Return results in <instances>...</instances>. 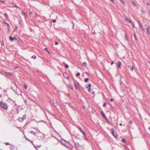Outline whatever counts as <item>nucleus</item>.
<instances>
[{"mask_svg": "<svg viewBox=\"0 0 150 150\" xmlns=\"http://www.w3.org/2000/svg\"><path fill=\"white\" fill-rule=\"evenodd\" d=\"M0 107L5 110H7L8 108L7 103L2 101L0 102Z\"/></svg>", "mask_w": 150, "mask_h": 150, "instance_id": "f257e3e1", "label": "nucleus"}, {"mask_svg": "<svg viewBox=\"0 0 150 150\" xmlns=\"http://www.w3.org/2000/svg\"><path fill=\"white\" fill-rule=\"evenodd\" d=\"M74 83L76 89L79 90L81 89V87L79 82L75 81H74Z\"/></svg>", "mask_w": 150, "mask_h": 150, "instance_id": "f03ea898", "label": "nucleus"}, {"mask_svg": "<svg viewBox=\"0 0 150 150\" xmlns=\"http://www.w3.org/2000/svg\"><path fill=\"white\" fill-rule=\"evenodd\" d=\"M14 85L15 86L17 89L15 91V93H16L18 95H20L21 93V91L20 89L18 88L17 86L15 83H14Z\"/></svg>", "mask_w": 150, "mask_h": 150, "instance_id": "7ed1b4c3", "label": "nucleus"}, {"mask_svg": "<svg viewBox=\"0 0 150 150\" xmlns=\"http://www.w3.org/2000/svg\"><path fill=\"white\" fill-rule=\"evenodd\" d=\"M91 83L89 84L88 85H86L85 86V87L86 88H88V91L89 92H90L91 91Z\"/></svg>", "mask_w": 150, "mask_h": 150, "instance_id": "20e7f679", "label": "nucleus"}, {"mask_svg": "<svg viewBox=\"0 0 150 150\" xmlns=\"http://www.w3.org/2000/svg\"><path fill=\"white\" fill-rule=\"evenodd\" d=\"M63 76L66 79H69L68 75L67 72H64L63 74Z\"/></svg>", "mask_w": 150, "mask_h": 150, "instance_id": "39448f33", "label": "nucleus"}, {"mask_svg": "<svg viewBox=\"0 0 150 150\" xmlns=\"http://www.w3.org/2000/svg\"><path fill=\"white\" fill-rule=\"evenodd\" d=\"M138 24L139 25V26L140 27V28L141 29V30H144V28L143 27L142 25L141 24V23H140V22L139 21L138 22Z\"/></svg>", "mask_w": 150, "mask_h": 150, "instance_id": "423d86ee", "label": "nucleus"}, {"mask_svg": "<svg viewBox=\"0 0 150 150\" xmlns=\"http://www.w3.org/2000/svg\"><path fill=\"white\" fill-rule=\"evenodd\" d=\"M117 67L118 68H120L121 67V66L122 64L121 62L120 61H118L117 62Z\"/></svg>", "mask_w": 150, "mask_h": 150, "instance_id": "0eeeda50", "label": "nucleus"}, {"mask_svg": "<svg viewBox=\"0 0 150 150\" xmlns=\"http://www.w3.org/2000/svg\"><path fill=\"white\" fill-rule=\"evenodd\" d=\"M78 129L80 131V132H81L83 134L84 136L85 137H86L85 133V132H83L82 131V130L79 127Z\"/></svg>", "mask_w": 150, "mask_h": 150, "instance_id": "6e6552de", "label": "nucleus"}, {"mask_svg": "<svg viewBox=\"0 0 150 150\" xmlns=\"http://www.w3.org/2000/svg\"><path fill=\"white\" fill-rule=\"evenodd\" d=\"M125 20L126 21H128L129 23H131L132 22V21H131L130 20L128 19V18L127 17H126L125 18Z\"/></svg>", "mask_w": 150, "mask_h": 150, "instance_id": "1a4fd4ad", "label": "nucleus"}, {"mask_svg": "<svg viewBox=\"0 0 150 150\" xmlns=\"http://www.w3.org/2000/svg\"><path fill=\"white\" fill-rule=\"evenodd\" d=\"M102 115H103V117L106 120H108V119L107 118V117H106L104 113L102 111L101 112Z\"/></svg>", "mask_w": 150, "mask_h": 150, "instance_id": "9d476101", "label": "nucleus"}, {"mask_svg": "<svg viewBox=\"0 0 150 150\" xmlns=\"http://www.w3.org/2000/svg\"><path fill=\"white\" fill-rule=\"evenodd\" d=\"M128 68L130 69L131 71H132L133 69V66H131L130 65H128L127 66Z\"/></svg>", "mask_w": 150, "mask_h": 150, "instance_id": "9b49d317", "label": "nucleus"}, {"mask_svg": "<svg viewBox=\"0 0 150 150\" xmlns=\"http://www.w3.org/2000/svg\"><path fill=\"white\" fill-rule=\"evenodd\" d=\"M9 39L11 41H13L15 40L14 38H13L11 36L9 37Z\"/></svg>", "mask_w": 150, "mask_h": 150, "instance_id": "f8f14e48", "label": "nucleus"}, {"mask_svg": "<svg viewBox=\"0 0 150 150\" xmlns=\"http://www.w3.org/2000/svg\"><path fill=\"white\" fill-rule=\"evenodd\" d=\"M112 134V135L113 136V137L115 138H117V137H118V135L117 134H115L114 132L113 133V134Z\"/></svg>", "mask_w": 150, "mask_h": 150, "instance_id": "ddd939ff", "label": "nucleus"}, {"mask_svg": "<svg viewBox=\"0 0 150 150\" xmlns=\"http://www.w3.org/2000/svg\"><path fill=\"white\" fill-rule=\"evenodd\" d=\"M131 2L133 4V5L134 6H135L136 5V3L134 1V0H131Z\"/></svg>", "mask_w": 150, "mask_h": 150, "instance_id": "4468645a", "label": "nucleus"}, {"mask_svg": "<svg viewBox=\"0 0 150 150\" xmlns=\"http://www.w3.org/2000/svg\"><path fill=\"white\" fill-rule=\"evenodd\" d=\"M69 87L70 88L72 89H73V85L70 83H69L68 85Z\"/></svg>", "mask_w": 150, "mask_h": 150, "instance_id": "2eb2a0df", "label": "nucleus"}, {"mask_svg": "<svg viewBox=\"0 0 150 150\" xmlns=\"http://www.w3.org/2000/svg\"><path fill=\"white\" fill-rule=\"evenodd\" d=\"M30 133L33 134V135H34L35 136H36V133L35 132H34L33 131H31L30 132Z\"/></svg>", "mask_w": 150, "mask_h": 150, "instance_id": "dca6fc26", "label": "nucleus"}, {"mask_svg": "<svg viewBox=\"0 0 150 150\" xmlns=\"http://www.w3.org/2000/svg\"><path fill=\"white\" fill-rule=\"evenodd\" d=\"M18 120L20 122H22L23 121L22 118L20 117H19L18 118Z\"/></svg>", "mask_w": 150, "mask_h": 150, "instance_id": "f3484780", "label": "nucleus"}, {"mask_svg": "<svg viewBox=\"0 0 150 150\" xmlns=\"http://www.w3.org/2000/svg\"><path fill=\"white\" fill-rule=\"evenodd\" d=\"M75 144L76 145V146H78L79 147H81V145H80V144L79 143H75Z\"/></svg>", "mask_w": 150, "mask_h": 150, "instance_id": "a211bd4d", "label": "nucleus"}, {"mask_svg": "<svg viewBox=\"0 0 150 150\" xmlns=\"http://www.w3.org/2000/svg\"><path fill=\"white\" fill-rule=\"evenodd\" d=\"M149 28H149V27H147V29L146 30L147 31V34H150V32L149 31Z\"/></svg>", "mask_w": 150, "mask_h": 150, "instance_id": "6ab92c4d", "label": "nucleus"}, {"mask_svg": "<svg viewBox=\"0 0 150 150\" xmlns=\"http://www.w3.org/2000/svg\"><path fill=\"white\" fill-rule=\"evenodd\" d=\"M133 35H134V38L135 40L136 41H137V37H136V34H135L134 33V34H133Z\"/></svg>", "mask_w": 150, "mask_h": 150, "instance_id": "aec40b11", "label": "nucleus"}, {"mask_svg": "<svg viewBox=\"0 0 150 150\" xmlns=\"http://www.w3.org/2000/svg\"><path fill=\"white\" fill-rule=\"evenodd\" d=\"M41 146V145H35V146H34V147L36 148V147H37V148H40V146Z\"/></svg>", "mask_w": 150, "mask_h": 150, "instance_id": "412c9836", "label": "nucleus"}, {"mask_svg": "<svg viewBox=\"0 0 150 150\" xmlns=\"http://www.w3.org/2000/svg\"><path fill=\"white\" fill-rule=\"evenodd\" d=\"M5 73L6 75H11V76L12 75V74L10 73L7 72H5Z\"/></svg>", "mask_w": 150, "mask_h": 150, "instance_id": "4be33fe9", "label": "nucleus"}, {"mask_svg": "<svg viewBox=\"0 0 150 150\" xmlns=\"http://www.w3.org/2000/svg\"><path fill=\"white\" fill-rule=\"evenodd\" d=\"M120 2L122 4H124L125 2L123 0H120Z\"/></svg>", "mask_w": 150, "mask_h": 150, "instance_id": "5701e85b", "label": "nucleus"}, {"mask_svg": "<svg viewBox=\"0 0 150 150\" xmlns=\"http://www.w3.org/2000/svg\"><path fill=\"white\" fill-rule=\"evenodd\" d=\"M111 134H113V133L114 132V129L113 128H112L111 129Z\"/></svg>", "mask_w": 150, "mask_h": 150, "instance_id": "b1692460", "label": "nucleus"}, {"mask_svg": "<svg viewBox=\"0 0 150 150\" xmlns=\"http://www.w3.org/2000/svg\"><path fill=\"white\" fill-rule=\"evenodd\" d=\"M4 16H5L7 19H8V16L7 14L6 13H5L4 14Z\"/></svg>", "mask_w": 150, "mask_h": 150, "instance_id": "393cba45", "label": "nucleus"}, {"mask_svg": "<svg viewBox=\"0 0 150 150\" xmlns=\"http://www.w3.org/2000/svg\"><path fill=\"white\" fill-rule=\"evenodd\" d=\"M144 27L145 28V29L146 30L147 28V27H149V28H150V26H148L146 25H144Z\"/></svg>", "mask_w": 150, "mask_h": 150, "instance_id": "a878e982", "label": "nucleus"}, {"mask_svg": "<svg viewBox=\"0 0 150 150\" xmlns=\"http://www.w3.org/2000/svg\"><path fill=\"white\" fill-rule=\"evenodd\" d=\"M23 120L24 119H25L26 118V117L25 115H24L22 117Z\"/></svg>", "mask_w": 150, "mask_h": 150, "instance_id": "bb28decb", "label": "nucleus"}, {"mask_svg": "<svg viewBox=\"0 0 150 150\" xmlns=\"http://www.w3.org/2000/svg\"><path fill=\"white\" fill-rule=\"evenodd\" d=\"M131 23L132 24V25L133 28H134L135 27V26H134V23L132 22V23Z\"/></svg>", "mask_w": 150, "mask_h": 150, "instance_id": "cd10ccee", "label": "nucleus"}, {"mask_svg": "<svg viewBox=\"0 0 150 150\" xmlns=\"http://www.w3.org/2000/svg\"><path fill=\"white\" fill-rule=\"evenodd\" d=\"M125 39H126V40H127V41H128V40H129L127 38V35L126 34H125Z\"/></svg>", "mask_w": 150, "mask_h": 150, "instance_id": "c85d7f7f", "label": "nucleus"}, {"mask_svg": "<svg viewBox=\"0 0 150 150\" xmlns=\"http://www.w3.org/2000/svg\"><path fill=\"white\" fill-rule=\"evenodd\" d=\"M121 141L122 142H123L125 143H126V140L124 138H122V139Z\"/></svg>", "mask_w": 150, "mask_h": 150, "instance_id": "c756f323", "label": "nucleus"}, {"mask_svg": "<svg viewBox=\"0 0 150 150\" xmlns=\"http://www.w3.org/2000/svg\"><path fill=\"white\" fill-rule=\"evenodd\" d=\"M31 58L33 59H35L36 58V56L35 55H33Z\"/></svg>", "mask_w": 150, "mask_h": 150, "instance_id": "7c9ffc66", "label": "nucleus"}, {"mask_svg": "<svg viewBox=\"0 0 150 150\" xmlns=\"http://www.w3.org/2000/svg\"><path fill=\"white\" fill-rule=\"evenodd\" d=\"M88 78H85L84 79V81L85 82H87V81H88Z\"/></svg>", "mask_w": 150, "mask_h": 150, "instance_id": "2f4dec72", "label": "nucleus"}, {"mask_svg": "<svg viewBox=\"0 0 150 150\" xmlns=\"http://www.w3.org/2000/svg\"><path fill=\"white\" fill-rule=\"evenodd\" d=\"M80 73H79V72H78V73H77L76 74V76H79V75H80Z\"/></svg>", "mask_w": 150, "mask_h": 150, "instance_id": "473e14b6", "label": "nucleus"}, {"mask_svg": "<svg viewBox=\"0 0 150 150\" xmlns=\"http://www.w3.org/2000/svg\"><path fill=\"white\" fill-rule=\"evenodd\" d=\"M65 67L66 68H69V66L67 64H65Z\"/></svg>", "mask_w": 150, "mask_h": 150, "instance_id": "72a5a7b5", "label": "nucleus"}, {"mask_svg": "<svg viewBox=\"0 0 150 150\" xmlns=\"http://www.w3.org/2000/svg\"><path fill=\"white\" fill-rule=\"evenodd\" d=\"M24 88L25 89H26L27 88V85L26 84L24 85Z\"/></svg>", "mask_w": 150, "mask_h": 150, "instance_id": "f704fd0d", "label": "nucleus"}, {"mask_svg": "<svg viewBox=\"0 0 150 150\" xmlns=\"http://www.w3.org/2000/svg\"><path fill=\"white\" fill-rule=\"evenodd\" d=\"M52 21L53 22L55 23L56 22V19H53L52 20Z\"/></svg>", "mask_w": 150, "mask_h": 150, "instance_id": "c9c22d12", "label": "nucleus"}, {"mask_svg": "<svg viewBox=\"0 0 150 150\" xmlns=\"http://www.w3.org/2000/svg\"><path fill=\"white\" fill-rule=\"evenodd\" d=\"M59 44L58 42H57L56 41H55V45H57Z\"/></svg>", "mask_w": 150, "mask_h": 150, "instance_id": "e433bc0d", "label": "nucleus"}, {"mask_svg": "<svg viewBox=\"0 0 150 150\" xmlns=\"http://www.w3.org/2000/svg\"><path fill=\"white\" fill-rule=\"evenodd\" d=\"M6 24L7 25L8 27V28H10V26L7 23H6Z\"/></svg>", "mask_w": 150, "mask_h": 150, "instance_id": "4c0bfd02", "label": "nucleus"}, {"mask_svg": "<svg viewBox=\"0 0 150 150\" xmlns=\"http://www.w3.org/2000/svg\"><path fill=\"white\" fill-rule=\"evenodd\" d=\"M17 26L16 27L15 29L13 30V31H17Z\"/></svg>", "mask_w": 150, "mask_h": 150, "instance_id": "58836bf2", "label": "nucleus"}, {"mask_svg": "<svg viewBox=\"0 0 150 150\" xmlns=\"http://www.w3.org/2000/svg\"><path fill=\"white\" fill-rule=\"evenodd\" d=\"M83 64L84 65L86 66V65H87V63L86 62L83 63Z\"/></svg>", "mask_w": 150, "mask_h": 150, "instance_id": "ea45409f", "label": "nucleus"}, {"mask_svg": "<svg viewBox=\"0 0 150 150\" xmlns=\"http://www.w3.org/2000/svg\"><path fill=\"white\" fill-rule=\"evenodd\" d=\"M106 106V104L105 103H104L103 106L104 107H105Z\"/></svg>", "mask_w": 150, "mask_h": 150, "instance_id": "a19ab883", "label": "nucleus"}, {"mask_svg": "<svg viewBox=\"0 0 150 150\" xmlns=\"http://www.w3.org/2000/svg\"><path fill=\"white\" fill-rule=\"evenodd\" d=\"M6 145H9L10 144L8 142H6L5 143Z\"/></svg>", "mask_w": 150, "mask_h": 150, "instance_id": "79ce46f5", "label": "nucleus"}, {"mask_svg": "<svg viewBox=\"0 0 150 150\" xmlns=\"http://www.w3.org/2000/svg\"><path fill=\"white\" fill-rule=\"evenodd\" d=\"M0 2L2 3H4L5 2V1L4 0H0Z\"/></svg>", "mask_w": 150, "mask_h": 150, "instance_id": "37998d69", "label": "nucleus"}, {"mask_svg": "<svg viewBox=\"0 0 150 150\" xmlns=\"http://www.w3.org/2000/svg\"><path fill=\"white\" fill-rule=\"evenodd\" d=\"M110 1H111L113 3H114V0H110Z\"/></svg>", "mask_w": 150, "mask_h": 150, "instance_id": "c03bdc74", "label": "nucleus"}, {"mask_svg": "<svg viewBox=\"0 0 150 150\" xmlns=\"http://www.w3.org/2000/svg\"><path fill=\"white\" fill-rule=\"evenodd\" d=\"M3 22L4 23L6 24V23H6V21L5 20H4L3 21Z\"/></svg>", "mask_w": 150, "mask_h": 150, "instance_id": "a18cd8bd", "label": "nucleus"}, {"mask_svg": "<svg viewBox=\"0 0 150 150\" xmlns=\"http://www.w3.org/2000/svg\"><path fill=\"white\" fill-rule=\"evenodd\" d=\"M110 101L111 102H112L113 101V99L112 98H111L110 99Z\"/></svg>", "mask_w": 150, "mask_h": 150, "instance_id": "49530a36", "label": "nucleus"}, {"mask_svg": "<svg viewBox=\"0 0 150 150\" xmlns=\"http://www.w3.org/2000/svg\"><path fill=\"white\" fill-rule=\"evenodd\" d=\"M72 23L73 24V28L74 27V24L73 22H72Z\"/></svg>", "mask_w": 150, "mask_h": 150, "instance_id": "de8ad7c7", "label": "nucleus"}, {"mask_svg": "<svg viewBox=\"0 0 150 150\" xmlns=\"http://www.w3.org/2000/svg\"><path fill=\"white\" fill-rule=\"evenodd\" d=\"M16 110H17V113H19V110H18V109H17Z\"/></svg>", "mask_w": 150, "mask_h": 150, "instance_id": "09e8293b", "label": "nucleus"}, {"mask_svg": "<svg viewBox=\"0 0 150 150\" xmlns=\"http://www.w3.org/2000/svg\"><path fill=\"white\" fill-rule=\"evenodd\" d=\"M114 63V62H112L111 63V65H112V64H113Z\"/></svg>", "mask_w": 150, "mask_h": 150, "instance_id": "8fccbe9b", "label": "nucleus"}, {"mask_svg": "<svg viewBox=\"0 0 150 150\" xmlns=\"http://www.w3.org/2000/svg\"><path fill=\"white\" fill-rule=\"evenodd\" d=\"M119 125L120 126H122V124L121 123Z\"/></svg>", "mask_w": 150, "mask_h": 150, "instance_id": "3c124183", "label": "nucleus"}, {"mask_svg": "<svg viewBox=\"0 0 150 150\" xmlns=\"http://www.w3.org/2000/svg\"><path fill=\"white\" fill-rule=\"evenodd\" d=\"M14 38L15 39V40L16 39V37H15Z\"/></svg>", "mask_w": 150, "mask_h": 150, "instance_id": "603ef678", "label": "nucleus"}, {"mask_svg": "<svg viewBox=\"0 0 150 150\" xmlns=\"http://www.w3.org/2000/svg\"><path fill=\"white\" fill-rule=\"evenodd\" d=\"M1 95H0V98H1Z\"/></svg>", "mask_w": 150, "mask_h": 150, "instance_id": "864d4df0", "label": "nucleus"}, {"mask_svg": "<svg viewBox=\"0 0 150 150\" xmlns=\"http://www.w3.org/2000/svg\"><path fill=\"white\" fill-rule=\"evenodd\" d=\"M146 4H147V5H149V4L148 3H147Z\"/></svg>", "mask_w": 150, "mask_h": 150, "instance_id": "5fc2aeb1", "label": "nucleus"}, {"mask_svg": "<svg viewBox=\"0 0 150 150\" xmlns=\"http://www.w3.org/2000/svg\"><path fill=\"white\" fill-rule=\"evenodd\" d=\"M94 93V91H93L92 92V93Z\"/></svg>", "mask_w": 150, "mask_h": 150, "instance_id": "6e6d98bb", "label": "nucleus"}, {"mask_svg": "<svg viewBox=\"0 0 150 150\" xmlns=\"http://www.w3.org/2000/svg\"><path fill=\"white\" fill-rule=\"evenodd\" d=\"M149 130L150 131V127H149Z\"/></svg>", "mask_w": 150, "mask_h": 150, "instance_id": "4d7b16f0", "label": "nucleus"}, {"mask_svg": "<svg viewBox=\"0 0 150 150\" xmlns=\"http://www.w3.org/2000/svg\"><path fill=\"white\" fill-rule=\"evenodd\" d=\"M15 7H18L17 6H16V5Z\"/></svg>", "mask_w": 150, "mask_h": 150, "instance_id": "13d9d810", "label": "nucleus"}, {"mask_svg": "<svg viewBox=\"0 0 150 150\" xmlns=\"http://www.w3.org/2000/svg\"><path fill=\"white\" fill-rule=\"evenodd\" d=\"M141 11H142V12H143V10H141Z\"/></svg>", "mask_w": 150, "mask_h": 150, "instance_id": "bf43d9fd", "label": "nucleus"}, {"mask_svg": "<svg viewBox=\"0 0 150 150\" xmlns=\"http://www.w3.org/2000/svg\"><path fill=\"white\" fill-rule=\"evenodd\" d=\"M45 50H47V48H45Z\"/></svg>", "mask_w": 150, "mask_h": 150, "instance_id": "052dcab7", "label": "nucleus"}, {"mask_svg": "<svg viewBox=\"0 0 150 150\" xmlns=\"http://www.w3.org/2000/svg\"><path fill=\"white\" fill-rule=\"evenodd\" d=\"M149 12L150 13V10H149Z\"/></svg>", "mask_w": 150, "mask_h": 150, "instance_id": "680f3d73", "label": "nucleus"}, {"mask_svg": "<svg viewBox=\"0 0 150 150\" xmlns=\"http://www.w3.org/2000/svg\"><path fill=\"white\" fill-rule=\"evenodd\" d=\"M1 150H2V149H1Z\"/></svg>", "mask_w": 150, "mask_h": 150, "instance_id": "e2e57ef3", "label": "nucleus"}]
</instances>
